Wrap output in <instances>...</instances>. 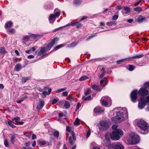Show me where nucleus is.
Masks as SVG:
<instances>
[{
	"label": "nucleus",
	"mask_w": 149,
	"mask_h": 149,
	"mask_svg": "<svg viewBox=\"0 0 149 149\" xmlns=\"http://www.w3.org/2000/svg\"><path fill=\"white\" fill-rule=\"evenodd\" d=\"M12 22H9L5 25V27L7 28H9L12 26Z\"/></svg>",
	"instance_id": "obj_28"
},
{
	"label": "nucleus",
	"mask_w": 149,
	"mask_h": 149,
	"mask_svg": "<svg viewBox=\"0 0 149 149\" xmlns=\"http://www.w3.org/2000/svg\"><path fill=\"white\" fill-rule=\"evenodd\" d=\"M91 93V90L89 89H88L84 93V95L85 96L87 95H89Z\"/></svg>",
	"instance_id": "obj_46"
},
{
	"label": "nucleus",
	"mask_w": 149,
	"mask_h": 149,
	"mask_svg": "<svg viewBox=\"0 0 149 149\" xmlns=\"http://www.w3.org/2000/svg\"><path fill=\"white\" fill-rule=\"evenodd\" d=\"M47 92H46V91H43L42 93V97H46L47 95Z\"/></svg>",
	"instance_id": "obj_50"
},
{
	"label": "nucleus",
	"mask_w": 149,
	"mask_h": 149,
	"mask_svg": "<svg viewBox=\"0 0 149 149\" xmlns=\"http://www.w3.org/2000/svg\"><path fill=\"white\" fill-rule=\"evenodd\" d=\"M66 130L67 131L70 132H71V128L70 126H67L66 128Z\"/></svg>",
	"instance_id": "obj_48"
},
{
	"label": "nucleus",
	"mask_w": 149,
	"mask_h": 149,
	"mask_svg": "<svg viewBox=\"0 0 149 149\" xmlns=\"http://www.w3.org/2000/svg\"><path fill=\"white\" fill-rule=\"evenodd\" d=\"M58 101V100L57 99H55L53 100L52 102V104H54L55 103H56Z\"/></svg>",
	"instance_id": "obj_53"
},
{
	"label": "nucleus",
	"mask_w": 149,
	"mask_h": 149,
	"mask_svg": "<svg viewBox=\"0 0 149 149\" xmlns=\"http://www.w3.org/2000/svg\"><path fill=\"white\" fill-rule=\"evenodd\" d=\"M66 88H66V87H65V88H63L61 89H60L59 90H57L56 91V92L57 93H59V92L63 91L65 90L66 89Z\"/></svg>",
	"instance_id": "obj_44"
},
{
	"label": "nucleus",
	"mask_w": 149,
	"mask_h": 149,
	"mask_svg": "<svg viewBox=\"0 0 149 149\" xmlns=\"http://www.w3.org/2000/svg\"><path fill=\"white\" fill-rule=\"evenodd\" d=\"M134 69V66L132 65H130L129 66V70L130 71H132Z\"/></svg>",
	"instance_id": "obj_49"
},
{
	"label": "nucleus",
	"mask_w": 149,
	"mask_h": 149,
	"mask_svg": "<svg viewBox=\"0 0 149 149\" xmlns=\"http://www.w3.org/2000/svg\"><path fill=\"white\" fill-rule=\"evenodd\" d=\"M100 130L102 131H105L108 128L109 125L108 123L105 121H103L100 123Z\"/></svg>",
	"instance_id": "obj_7"
},
{
	"label": "nucleus",
	"mask_w": 149,
	"mask_h": 149,
	"mask_svg": "<svg viewBox=\"0 0 149 149\" xmlns=\"http://www.w3.org/2000/svg\"><path fill=\"white\" fill-rule=\"evenodd\" d=\"M24 99H22L20 100H18L16 102L17 103H20L22 102L23 101H24Z\"/></svg>",
	"instance_id": "obj_64"
},
{
	"label": "nucleus",
	"mask_w": 149,
	"mask_h": 149,
	"mask_svg": "<svg viewBox=\"0 0 149 149\" xmlns=\"http://www.w3.org/2000/svg\"><path fill=\"white\" fill-rule=\"evenodd\" d=\"M9 32L11 33H13L15 32V31L14 29H11L9 30Z\"/></svg>",
	"instance_id": "obj_54"
},
{
	"label": "nucleus",
	"mask_w": 149,
	"mask_h": 149,
	"mask_svg": "<svg viewBox=\"0 0 149 149\" xmlns=\"http://www.w3.org/2000/svg\"><path fill=\"white\" fill-rule=\"evenodd\" d=\"M34 57V56L32 55H30L28 56V58H33Z\"/></svg>",
	"instance_id": "obj_62"
},
{
	"label": "nucleus",
	"mask_w": 149,
	"mask_h": 149,
	"mask_svg": "<svg viewBox=\"0 0 149 149\" xmlns=\"http://www.w3.org/2000/svg\"><path fill=\"white\" fill-rule=\"evenodd\" d=\"M101 103L102 104V105L104 106H107V105H108V102H105L104 100H101Z\"/></svg>",
	"instance_id": "obj_38"
},
{
	"label": "nucleus",
	"mask_w": 149,
	"mask_h": 149,
	"mask_svg": "<svg viewBox=\"0 0 149 149\" xmlns=\"http://www.w3.org/2000/svg\"><path fill=\"white\" fill-rule=\"evenodd\" d=\"M143 56V54H137L132 57V58H139L142 57Z\"/></svg>",
	"instance_id": "obj_24"
},
{
	"label": "nucleus",
	"mask_w": 149,
	"mask_h": 149,
	"mask_svg": "<svg viewBox=\"0 0 149 149\" xmlns=\"http://www.w3.org/2000/svg\"><path fill=\"white\" fill-rule=\"evenodd\" d=\"M12 120L13 121H15L16 123L17 124L18 123V121L20 120V118L19 117H17L16 118H13L12 119Z\"/></svg>",
	"instance_id": "obj_39"
},
{
	"label": "nucleus",
	"mask_w": 149,
	"mask_h": 149,
	"mask_svg": "<svg viewBox=\"0 0 149 149\" xmlns=\"http://www.w3.org/2000/svg\"><path fill=\"white\" fill-rule=\"evenodd\" d=\"M81 104L79 103H78L77 106L76 110H78L79 109V107L80 106Z\"/></svg>",
	"instance_id": "obj_58"
},
{
	"label": "nucleus",
	"mask_w": 149,
	"mask_h": 149,
	"mask_svg": "<svg viewBox=\"0 0 149 149\" xmlns=\"http://www.w3.org/2000/svg\"><path fill=\"white\" fill-rule=\"evenodd\" d=\"M7 53L3 47H2L0 48V54L1 55H4Z\"/></svg>",
	"instance_id": "obj_17"
},
{
	"label": "nucleus",
	"mask_w": 149,
	"mask_h": 149,
	"mask_svg": "<svg viewBox=\"0 0 149 149\" xmlns=\"http://www.w3.org/2000/svg\"><path fill=\"white\" fill-rule=\"evenodd\" d=\"M92 88L95 90H99V87L98 86L95 84L92 85ZM100 91V90H99Z\"/></svg>",
	"instance_id": "obj_23"
},
{
	"label": "nucleus",
	"mask_w": 149,
	"mask_h": 149,
	"mask_svg": "<svg viewBox=\"0 0 149 149\" xmlns=\"http://www.w3.org/2000/svg\"><path fill=\"white\" fill-rule=\"evenodd\" d=\"M139 94L142 96L146 95L148 94V91L146 87H143L140 88L139 91Z\"/></svg>",
	"instance_id": "obj_8"
},
{
	"label": "nucleus",
	"mask_w": 149,
	"mask_h": 149,
	"mask_svg": "<svg viewBox=\"0 0 149 149\" xmlns=\"http://www.w3.org/2000/svg\"><path fill=\"white\" fill-rule=\"evenodd\" d=\"M38 144L39 145L41 146H43L46 143V142L45 141H38Z\"/></svg>",
	"instance_id": "obj_32"
},
{
	"label": "nucleus",
	"mask_w": 149,
	"mask_h": 149,
	"mask_svg": "<svg viewBox=\"0 0 149 149\" xmlns=\"http://www.w3.org/2000/svg\"><path fill=\"white\" fill-rule=\"evenodd\" d=\"M137 125L141 130L144 131L147 130V131L146 132H145L143 134H146L149 132V130H148L149 127L148 125L143 120H141L138 121Z\"/></svg>",
	"instance_id": "obj_4"
},
{
	"label": "nucleus",
	"mask_w": 149,
	"mask_h": 149,
	"mask_svg": "<svg viewBox=\"0 0 149 149\" xmlns=\"http://www.w3.org/2000/svg\"><path fill=\"white\" fill-rule=\"evenodd\" d=\"M51 88H49L48 87H46L44 88V91H46V92H47V95H49L51 91Z\"/></svg>",
	"instance_id": "obj_18"
},
{
	"label": "nucleus",
	"mask_w": 149,
	"mask_h": 149,
	"mask_svg": "<svg viewBox=\"0 0 149 149\" xmlns=\"http://www.w3.org/2000/svg\"><path fill=\"white\" fill-rule=\"evenodd\" d=\"M30 79V77H23L22 78V82L23 83H24L26 82V81Z\"/></svg>",
	"instance_id": "obj_20"
},
{
	"label": "nucleus",
	"mask_w": 149,
	"mask_h": 149,
	"mask_svg": "<svg viewBox=\"0 0 149 149\" xmlns=\"http://www.w3.org/2000/svg\"><path fill=\"white\" fill-rule=\"evenodd\" d=\"M139 136L135 135L133 133H132L129 135L127 141L130 144H135L139 142Z\"/></svg>",
	"instance_id": "obj_3"
},
{
	"label": "nucleus",
	"mask_w": 149,
	"mask_h": 149,
	"mask_svg": "<svg viewBox=\"0 0 149 149\" xmlns=\"http://www.w3.org/2000/svg\"><path fill=\"white\" fill-rule=\"evenodd\" d=\"M88 18V17L86 16H84L80 20V21H81L84 19H85Z\"/></svg>",
	"instance_id": "obj_57"
},
{
	"label": "nucleus",
	"mask_w": 149,
	"mask_h": 149,
	"mask_svg": "<svg viewBox=\"0 0 149 149\" xmlns=\"http://www.w3.org/2000/svg\"><path fill=\"white\" fill-rule=\"evenodd\" d=\"M131 98L133 102H136L137 98V90H134L132 92L131 94Z\"/></svg>",
	"instance_id": "obj_9"
},
{
	"label": "nucleus",
	"mask_w": 149,
	"mask_h": 149,
	"mask_svg": "<svg viewBox=\"0 0 149 149\" xmlns=\"http://www.w3.org/2000/svg\"><path fill=\"white\" fill-rule=\"evenodd\" d=\"M106 80L107 79L106 77L104 78L103 79H102L100 81V84H102L104 81H106Z\"/></svg>",
	"instance_id": "obj_52"
},
{
	"label": "nucleus",
	"mask_w": 149,
	"mask_h": 149,
	"mask_svg": "<svg viewBox=\"0 0 149 149\" xmlns=\"http://www.w3.org/2000/svg\"><path fill=\"white\" fill-rule=\"evenodd\" d=\"M29 39V36H24L23 38V39L24 40L26 41H28Z\"/></svg>",
	"instance_id": "obj_45"
},
{
	"label": "nucleus",
	"mask_w": 149,
	"mask_h": 149,
	"mask_svg": "<svg viewBox=\"0 0 149 149\" xmlns=\"http://www.w3.org/2000/svg\"><path fill=\"white\" fill-rule=\"evenodd\" d=\"M55 15L54 14H52L49 16V20L50 23H53L55 20L54 19L55 18Z\"/></svg>",
	"instance_id": "obj_15"
},
{
	"label": "nucleus",
	"mask_w": 149,
	"mask_h": 149,
	"mask_svg": "<svg viewBox=\"0 0 149 149\" xmlns=\"http://www.w3.org/2000/svg\"><path fill=\"white\" fill-rule=\"evenodd\" d=\"M118 127L117 125H114L112 126V129L113 130L110 134L111 138V139L114 140H117L119 139L121 136L123 135V131L120 129H117Z\"/></svg>",
	"instance_id": "obj_1"
},
{
	"label": "nucleus",
	"mask_w": 149,
	"mask_h": 149,
	"mask_svg": "<svg viewBox=\"0 0 149 149\" xmlns=\"http://www.w3.org/2000/svg\"><path fill=\"white\" fill-rule=\"evenodd\" d=\"M88 77L86 76H83L81 77L79 79V80L80 81H82L86 80L88 79Z\"/></svg>",
	"instance_id": "obj_42"
},
{
	"label": "nucleus",
	"mask_w": 149,
	"mask_h": 149,
	"mask_svg": "<svg viewBox=\"0 0 149 149\" xmlns=\"http://www.w3.org/2000/svg\"><path fill=\"white\" fill-rule=\"evenodd\" d=\"M20 64H18L16 66L15 69L17 71H18L19 70L20 68Z\"/></svg>",
	"instance_id": "obj_31"
},
{
	"label": "nucleus",
	"mask_w": 149,
	"mask_h": 149,
	"mask_svg": "<svg viewBox=\"0 0 149 149\" xmlns=\"http://www.w3.org/2000/svg\"><path fill=\"white\" fill-rule=\"evenodd\" d=\"M4 144L5 146L8 147L9 146V143L8 141L6 139L4 141Z\"/></svg>",
	"instance_id": "obj_43"
},
{
	"label": "nucleus",
	"mask_w": 149,
	"mask_h": 149,
	"mask_svg": "<svg viewBox=\"0 0 149 149\" xmlns=\"http://www.w3.org/2000/svg\"><path fill=\"white\" fill-rule=\"evenodd\" d=\"M60 15V13L59 12H58L56 13L54 15H55V16L58 17Z\"/></svg>",
	"instance_id": "obj_60"
},
{
	"label": "nucleus",
	"mask_w": 149,
	"mask_h": 149,
	"mask_svg": "<svg viewBox=\"0 0 149 149\" xmlns=\"http://www.w3.org/2000/svg\"><path fill=\"white\" fill-rule=\"evenodd\" d=\"M139 101L138 107L140 109H142L144 107L146 103H149V95L145 99L142 97H140Z\"/></svg>",
	"instance_id": "obj_5"
},
{
	"label": "nucleus",
	"mask_w": 149,
	"mask_h": 149,
	"mask_svg": "<svg viewBox=\"0 0 149 149\" xmlns=\"http://www.w3.org/2000/svg\"><path fill=\"white\" fill-rule=\"evenodd\" d=\"M58 40V39L56 38H54L52 40V41L46 47H41L40 51L38 53V55L39 56H45V52L50 50L51 48L56 43V42Z\"/></svg>",
	"instance_id": "obj_2"
},
{
	"label": "nucleus",
	"mask_w": 149,
	"mask_h": 149,
	"mask_svg": "<svg viewBox=\"0 0 149 149\" xmlns=\"http://www.w3.org/2000/svg\"><path fill=\"white\" fill-rule=\"evenodd\" d=\"M115 23V22L113 21H111L107 22L106 23V24L109 26H111Z\"/></svg>",
	"instance_id": "obj_35"
},
{
	"label": "nucleus",
	"mask_w": 149,
	"mask_h": 149,
	"mask_svg": "<svg viewBox=\"0 0 149 149\" xmlns=\"http://www.w3.org/2000/svg\"><path fill=\"white\" fill-rule=\"evenodd\" d=\"M102 72L101 74L99 76V77L100 78L104 76V74L106 73V71L104 70V68H102Z\"/></svg>",
	"instance_id": "obj_27"
},
{
	"label": "nucleus",
	"mask_w": 149,
	"mask_h": 149,
	"mask_svg": "<svg viewBox=\"0 0 149 149\" xmlns=\"http://www.w3.org/2000/svg\"><path fill=\"white\" fill-rule=\"evenodd\" d=\"M29 35L30 36L32 37L35 38H36L40 36L39 35L33 34L31 33H30Z\"/></svg>",
	"instance_id": "obj_25"
},
{
	"label": "nucleus",
	"mask_w": 149,
	"mask_h": 149,
	"mask_svg": "<svg viewBox=\"0 0 149 149\" xmlns=\"http://www.w3.org/2000/svg\"><path fill=\"white\" fill-rule=\"evenodd\" d=\"M123 116V114L122 112L118 111L116 112V116L112 118L111 120L114 123H119L121 121Z\"/></svg>",
	"instance_id": "obj_6"
},
{
	"label": "nucleus",
	"mask_w": 149,
	"mask_h": 149,
	"mask_svg": "<svg viewBox=\"0 0 149 149\" xmlns=\"http://www.w3.org/2000/svg\"><path fill=\"white\" fill-rule=\"evenodd\" d=\"M77 24L76 25L77 28H78L81 26L82 25L81 24H80L78 22H77Z\"/></svg>",
	"instance_id": "obj_51"
},
{
	"label": "nucleus",
	"mask_w": 149,
	"mask_h": 149,
	"mask_svg": "<svg viewBox=\"0 0 149 149\" xmlns=\"http://www.w3.org/2000/svg\"><path fill=\"white\" fill-rule=\"evenodd\" d=\"M113 147L114 149H124V148L123 145L120 143L116 144L114 145Z\"/></svg>",
	"instance_id": "obj_11"
},
{
	"label": "nucleus",
	"mask_w": 149,
	"mask_h": 149,
	"mask_svg": "<svg viewBox=\"0 0 149 149\" xmlns=\"http://www.w3.org/2000/svg\"><path fill=\"white\" fill-rule=\"evenodd\" d=\"M11 137L10 138V141L11 143L13 144L15 141V135L12 134H10Z\"/></svg>",
	"instance_id": "obj_19"
},
{
	"label": "nucleus",
	"mask_w": 149,
	"mask_h": 149,
	"mask_svg": "<svg viewBox=\"0 0 149 149\" xmlns=\"http://www.w3.org/2000/svg\"><path fill=\"white\" fill-rule=\"evenodd\" d=\"M145 19V18L142 17H139L138 18V22L139 23H141Z\"/></svg>",
	"instance_id": "obj_30"
},
{
	"label": "nucleus",
	"mask_w": 149,
	"mask_h": 149,
	"mask_svg": "<svg viewBox=\"0 0 149 149\" xmlns=\"http://www.w3.org/2000/svg\"><path fill=\"white\" fill-rule=\"evenodd\" d=\"M77 44L78 43L72 42L70 44L68 45L67 46V47L68 48H70L75 46L77 45Z\"/></svg>",
	"instance_id": "obj_21"
},
{
	"label": "nucleus",
	"mask_w": 149,
	"mask_h": 149,
	"mask_svg": "<svg viewBox=\"0 0 149 149\" xmlns=\"http://www.w3.org/2000/svg\"><path fill=\"white\" fill-rule=\"evenodd\" d=\"M64 46H65V45H63V44L60 45L58 46L55 47L54 48V50L55 51L56 50L58 49H59L61 47H63Z\"/></svg>",
	"instance_id": "obj_37"
},
{
	"label": "nucleus",
	"mask_w": 149,
	"mask_h": 149,
	"mask_svg": "<svg viewBox=\"0 0 149 149\" xmlns=\"http://www.w3.org/2000/svg\"><path fill=\"white\" fill-rule=\"evenodd\" d=\"M68 92L66 91L62 93L63 95L64 96H67L68 95Z\"/></svg>",
	"instance_id": "obj_56"
},
{
	"label": "nucleus",
	"mask_w": 149,
	"mask_h": 149,
	"mask_svg": "<svg viewBox=\"0 0 149 149\" xmlns=\"http://www.w3.org/2000/svg\"><path fill=\"white\" fill-rule=\"evenodd\" d=\"M104 111V110L100 107L95 108L94 109V111L95 112L102 113Z\"/></svg>",
	"instance_id": "obj_16"
},
{
	"label": "nucleus",
	"mask_w": 149,
	"mask_h": 149,
	"mask_svg": "<svg viewBox=\"0 0 149 149\" xmlns=\"http://www.w3.org/2000/svg\"><path fill=\"white\" fill-rule=\"evenodd\" d=\"M95 35H93L91 36L90 37H89L88 38H87L86 39V41H88L89 39L93 38V37H94L95 36Z\"/></svg>",
	"instance_id": "obj_55"
},
{
	"label": "nucleus",
	"mask_w": 149,
	"mask_h": 149,
	"mask_svg": "<svg viewBox=\"0 0 149 149\" xmlns=\"http://www.w3.org/2000/svg\"><path fill=\"white\" fill-rule=\"evenodd\" d=\"M91 95H89L87 97H85L84 96H83L82 97V99L83 100H89L91 99Z\"/></svg>",
	"instance_id": "obj_29"
},
{
	"label": "nucleus",
	"mask_w": 149,
	"mask_h": 149,
	"mask_svg": "<svg viewBox=\"0 0 149 149\" xmlns=\"http://www.w3.org/2000/svg\"><path fill=\"white\" fill-rule=\"evenodd\" d=\"M36 138V135L34 134H33L32 135V139H34Z\"/></svg>",
	"instance_id": "obj_59"
},
{
	"label": "nucleus",
	"mask_w": 149,
	"mask_h": 149,
	"mask_svg": "<svg viewBox=\"0 0 149 149\" xmlns=\"http://www.w3.org/2000/svg\"><path fill=\"white\" fill-rule=\"evenodd\" d=\"M6 123L8 124L9 126L13 128H14L16 127V126L15 125H13L11 122L9 121L7 122Z\"/></svg>",
	"instance_id": "obj_34"
},
{
	"label": "nucleus",
	"mask_w": 149,
	"mask_h": 149,
	"mask_svg": "<svg viewBox=\"0 0 149 149\" xmlns=\"http://www.w3.org/2000/svg\"><path fill=\"white\" fill-rule=\"evenodd\" d=\"M127 21L129 23H131L133 21V20L132 19H130L127 20Z\"/></svg>",
	"instance_id": "obj_63"
},
{
	"label": "nucleus",
	"mask_w": 149,
	"mask_h": 149,
	"mask_svg": "<svg viewBox=\"0 0 149 149\" xmlns=\"http://www.w3.org/2000/svg\"><path fill=\"white\" fill-rule=\"evenodd\" d=\"M101 100H104L105 102H107L108 103H111V101L110 97L108 96L102 97L101 99Z\"/></svg>",
	"instance_id": "obj_14"
},
{
	"label": "nucleus",
	"mask_w": 149,
	"mask_h": 149,
	"mask_svg": "<svg viewBox=\"0 0 149 149\" xmlns=\"http://www.w3.org/2000/svg\"><path fill=\"white\" fill-rule=\"evenodd\" d=\"M79 120L78 118H77L75 121L74 122V125H78L79 124Z\"/></svg>",
	"instance_id": "obj_41"
},
{
	"label": "nucleus",
	"mask_w": 149,
	"mask_h": 149,
	"mask_svg": "<svg viewBox=\"0 0 149 149\" xmlns=\"http://www.w3.org/2000/svg\"><path fill=\"white\" fill-rule=\"evenodd\" d=\"M81 0H75L74 1V4L75 5H78L81 3Z\"/></svg>",
	"instance_id": "obj_22"
},
{
	"label": "nucleus",
	"mask_w": 149,
	"mask_h": 149,
	"mask_svg": "<svg viewBox=\"0 0 149 149\" xmlns=\"http://www.w3.org/2000/svg\"><path fill=\"white\" fill-rule=\"evenodd\" d=\"M44 104V102L43 101H40L39 103L37 105L36 108L38 110L41 109L43 107Z\"/></svg>",
	"instance_id": "obj_12"
},
{
	"label": "nucleus",
	"mask_w": 149,
	"mask_h": 149,
	"mask_svg": "<svg viewBox=\"0 0 149 149\" xmlns=\"http://www.w3.org/2000/svg\"><path fill=\"white\" fill-rule=\"evenodd\" d=\"M64 106L65 108H68L70 107V104L68 101H66L65 102Z\"/></svg>",
	"instance_id": "obj_26"
},
{
	"label": "nucleus",
	"mask_w": 149,
	"mask_h": 149,
	"mask_svg": "<svg viewBox=\"0 0 149 149\" xmlns=\"http://www.w3.org/2000/svg\"><path fill=\"white\" fill-rule=\"evenodd\" d=\"M53 135L54 136L58 138L59 135V133L58 131H55Z\"/></svg>",
	"instance_id": "obj_36"
},
{
	"label": "nucleus",
	"mask_w": 149,
	"mask_h": 149,
	"mask_svg": "<svg viewBox=\"0 0 149 149\" xmlns=\"http://www.w3.org/2000/svg\"><path fill=\"white\" fill-rule=\"evenodd\" d=\"M134 10L135 11H137L138 12H141L142 10L141 8L139 7H137L134 8Z\"/></svg>",
	"instance_id": "obj_40"
},
{
	"label": "nucleus",
	"mask_w": 149,
	"mask_h": 149,
	"mask_svg": "<svg viewBox=\"0 0 149 149\" xmlns=\"http://www.w3.org/2000/svg\"><path fill=\"white\" fill-rule=\"evenodd\" d=\"M118 16L117 15H115L112 17V19L113 20H116L118 18Z\"/></svg>",
	"instance_id": "obj_47"
},
{
	"label": "nucleus",
	"mask_w": 149,
	"mask_h": 149,
	"mask_svg": "<svg viewBox=\"0 0 149 149\" xmlns=\"http://www.w3.org/2000/svg\"><path fill=\"white\" fill-rule=\"evenodd\" d=\"M130 9L129 8L126 7L124 8L122 10V12L123 14L125 15L126 14L130 12Z\"/></svg>",
	"instance_id": "obj_13"
},
{
	"label": "nucleus",
	"mask_w": 149,
	"mask_h": 149,
	"mask_svg": "<svg viewBox=\"0 0 149 149\" xmlns=\"http://www.w3.org/2000/svg\"><path fill=\"white\" fill-rule=\"evenodd\" d=\"M91 134L90 132L89 131L87 132L86 133V137H88Z\"/></svg>",
	"instance_id": "obj_61"
},
{
	"label": "nucleus",
	"mask_w": 149,
	"mask_h": 149,
	"mask_svg": "<svg viewBox=\"0 0 149 149\" xmlns=\"http://www.w3.org/2000/svg\"><path fill=\"white\" fill-rule=\"evenodd\" d=\"M127 59H124L121 60H119V61H117V63L118 64H120L121 63H123L125 61H127Z\"/></svg>",
	"instance_id": "obj_33"
},
{
	"label": "nucleus",
	"mask_w": 149,
	"mask_h": 149,
	"mask_svg": "<svg viewBox=\"0 0 149 149\" xmlns=\"http://www.w3.org/2000/svg\"><path fill=\"white\" fill-rule=\"evenodd\" d=\"M71 134L72 135V136H70L69 141L70 144L71 145H72L74 144V141H75L76 140V137L73 132H71Z\"/></svg>",
	"instance_id": "obj_10"
}]
</instances>
